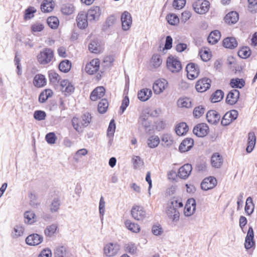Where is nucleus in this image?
<instances>
[{
	"label": "nucleus",
	"mask_w": 257,
	"mask_h": 257,
	"mask_svg": "<svg viewBox=\"0 0 257 257\" xmlns=\"http://www.w3.org/2000/svg\"><path fill=\"white\" fill-rule=\"evenodd\" d=\"M131 214L135 219L141 220L145 218L146 213L142 207L134 205L132 207Z\"/></svg>",
	"instance_id": "4468645a"
},
{
	"label": "nucleus",
	"mask_w": 257,
	"mask_h": 257,
	"mask_svg": "<svg viewBox=\"0 0 257 257\" xmlns=\"http://www.w3.org/2000/svg\"><path fill=\"white\" fill-rule=\"evenodd\" d=\"M209 127L204 123H201L196 125L193 130V134L198 137H203L208 134Z\"/></svg>",
	"instance_id": "9b49d317"
},
{
	"label": "nucleus",
	"mask_w": 257,
	"mask_h": 257,
	"mask_svg": "<svg viewBox=\"0 0 257 257\" xmlns=\"http://www.w3.org/2000/svg\"><path fill=\"white\" fill-rule=\"evenodd\" d=\"M33 84L35 86L40 88L46 84V79L44 75L39 74L35 75L33 80Z\"/></svg>",
	"instance_id": "cd10ccee"
},
{
	"label": "nucleus",
	"mask_w": 257,
	"mask_h": 257,
	"mask_svg": "<svg viewBox=\"0 0 257 257\" xmlns=\"http://www.w3.org/2000/svg\"><path fill=\"white\" fill-rule=\"evenodd\" d=\"M211 163L213 167L220 168L223 163L222 156L218 153H213L211 158Z\"/></svg>",
	"instance_id": "393cba45"
},
{
	"label": "nucleus",
	"mask_w": 257,
	"mask_h": 257,
	"mask_svg": "<svg viewBox=\"0 0 257 257\" xmlns=\"http://www.w3.org/2000/svg\"><path fill=\"white\" fill-rule=\"evenodd\" d=\"M211 80L207 78H203L199 80L195 85V88L197 91L203 92L208 89L211 86Z\"/></svg>",
	"instance_id": "f8f14e48"
},
{
	"label": "nucleus",
	"mask_w": 257,
	"mask_h": 257,
	"mask_svg": "<svg viewBox=\"0 0 257 257\" xmlns=\"http://www.w3.org/2000/svg\"><path fill=\"white\" fill-rule=\"evenodd\" d=\"M245 84V80L242 78H232L230 80L229 85L233 88H242Z\"/></svg>",
	"instance_id": "473e14b6"
},
{
	"label": "nucleus",
	"mask_w": 257,
	"mask_h": 257,
	"mask_svg": "<svg viewBox=\"0 0 257 257\" xmlns=\"http://www.w3.org/2000/svg\"><path fill=\"white\" fill-rule=\"evenodd\" d=\"M239 19L238 14L236 12H231L228 13L224 18V21L228 24H235Z\"/></svg>",
	"instance_id": "c756f323"
},
{
	"label": "nucleus",
	"mask_w": 257,
	"mask_h": 257,
	"mask_svg": "<svg viewBox=\"0 0 257 257\" xmlns=\"http://www.w3.org/2000/svg\"><path fill=\"white\" fill-rule=\"evenodd\" d=\"M99 66V60L98 59H93L89 63L86 64L85 70L89 75H93L98 71Z\"/></svg>",
	"instance_id": "6e6552de"
},
{
	"label": "nucleus",
	"mask_w": 257,
	"mask_h": 257,
	"mask_svg": "<svg viewBox=\"0 0 257 257\" xmlns=\"http://www.w3.org/2000/svg\"><path fill=\"white\" fill-rule=\"evenodd\" d=\"M194 141L192 139L187 138L184 139L179 147L180 152L183 153L189 151L193 146Z\"/></svg>",
	"instance_id": "412c9836"
},
{
	"label": "nucleus",
	"mask_w": 257,
	"mask_h": 257,
	"mask_svg": "<svg viewBox=\"0 0 257 257\" xmlns=\"http://www.w3.org/2000/svg\"><path fill=\"white\" fill-rule=\"evenodd\" d=\"M122 29L124 31L128 30L132 24L131 15L127 11L124 12L121 16Z\"/></svg>",
	"instance_id": "ddd939ff"
},
{
	"label": "nucleus",
	"mask_w": 257,
	"mask_h": 257,
	"mask_svg": "<svg viewBox=\"0 0 257 257\" xmlns=\"http://www.w3.org/2000/svg\"><path fill=\"white\" fill-rule=\"evenodd\" d=\"M124 248L125 252L131 255L136 254L138 250L137 245L133 242H129L125 243L124 246Z\"/></svg>",
	"instance_id": "e433bc0d"
},
{
	"label": "nucleus",
	"mask_w": 257,
	"mask_h": 257,
	"mask_svg": "<svg viewBox=\"0 0 257 257\" xmlns=\"http://www.w3.org/2000/svg\"><path fill=\"white\" fill-rule=\"evenodd\" d=\"M54 9L53 0H44L41 5V9L43 12L48 13Z\"/></svg>",
	"instance_id": "f704fd0d"
},
{
	"label": "nucleus",
	"mask_w": 257,
	"mask_h": 257,
	"mask_svg": "<svg viewBox=\"0 0 257 257\" xmlns=\"http://www.w3.org/2000/svg\"><path fill=\"white\" fill-rule=\"evenodd\" d=\"M125 225L129 230L133 232L137 233L140 231V226L137 223L131 222L130 220H126L125 222Z\"/></svg>",
	"instance_id": "de8ad7c7"
},
{
	"label": "nucleus",
	"mask_w": 257,
	"mask_h": 257,
	"mask_svg": "<svg viewBox=\"0 0 257 257\" xmlns=\"http://www.w3.org/2000/svg\"><path fill=\"white\" fill-rule=\"evenodd\" d=\"M161 140L163 143V145L165 147L170 146L173 143L172 136L168 134H164L161 137Z\"/></svg>",
	"instance_id": "3c124183"
},
{
	"label": "nucleus",
	"mask_w": 257,
	"mask_h": 257,
	"mask_svg": "<svg viewBox=\"0 0 257 257\" xmlns=\"http://www.w3.org/2000/svg\"><path fill=\"white\" fill-rule=\"evenodd\" d=\"M66 254V248L64 246L57 247L54 252L55 257H64Z\"/></svg>",
	"instance_id": "13d9d810"
},
{
	"label": "nucleus",
	"mask_w": 257,
	"mask_h": 257,
	"mask_svg": "<svg viewBox=\"0 0 257 257\" xmlns=\"http://www.w3.org/2000/svg\"><path fill=\"white\" fill-rule=\"evenodd\" d=\"M240 95L239 91L235 89L230 90L226 97V102L230 105L235 104L238 101Z\"/></svg>",
	"instance_id": "dca6fc26"
},
{
	"label": "nucleus",
	"mask_w": 257,
	"mask_h": 257,
	"mask_svg": "<svg viewBox=\"0 0 257 257\" xmlns=\"http://www.w3.org/2000/svg\"><path fill=\"white\" fill-rule=\"evenodd\" d=\"M188 130V126L185 122H181L176 126L175 132L178 136H183Z\"/></svg>",
	"instance_id": "4c0bfd02"
},
{
	"label": "nucleus",
	"mask_w": 257,
	"mask_h": 257,
	"mask_svg": "<svg viewBox=\"0 0 257 257\" xmlns=\"http://www.w3.org/2000/svg\"><path fill=\"white\" fill-rule=\"evenodd\" d=\"M45 140L49 144H54L56 142L57 137L54 132H50L46 135Z\"/></svg>",
	"instance_id": "0e129e2a"
},
{
	"label": "nucleus",
	"mask_w": 257,
	"mask_h": 257,
	"mask_svg": "<svg viewBox=\"0 0 257 257\" xmlns=\"http://www.w3.org/2000/svg\"><path fill=\"white\" fill-rule=\"evenodd\" d=\"M48 26L53 29H56L59 25V20L56 17H50L47 20Z\"/></svg>",
	"instance_id": "6e6d98bb"
},
{
	"label": "nucleus",
	"mask_w": 257,
	"mask_h": 257,
	"mask_svg": "<svg viewBox=\"0 0 257 257\" xmlns=\"http://www.w3.org/2000/svg\"><path fill=\"white\" fill-rule=\"evenodd\" d=\"M108 106V103L106 99H102L98 104V111L100 113H105Z\"/></svg>",
	"instance_id": "8fccbe9b"
},
{
	"label": "nucleus",
	"mask_w": 257,
	"mask_h": 257,
	"mask_svg": "<svg viewBox=\"0 0 257 257\" xmlns=\"http://www.w3.org/2000/svg\"><path fill=\"white\" fill-rule=\"evenodd\" d=\"M57 229V226L53 224L47 226L44 230V233L46 236L52 237L55 233Z\"/></svg>",
	"instance_id": "603ef678"
},
{
	"label": "nucleus",
	"mask_w": 257,
	"mask_h": 257,
	"mask_svg": "<svg viewBox=\"0 0 257 257\" xmlns=\"http://www.w3.org/2000/svg\"><path fill=\"white\" fill-rule=\"evenodd\" d=\"M54 51L49 48L42 49L37 55V60L42 65H46L50 63L54 58Z\"/></svg>",
	"instance_id": "f03ea898"
},
{
	"label": "nucleus",
	"mask_w": 257,
	"mask_h": 257,
	"mask_svg": "<svg viewBox=\"0 0 257 257\" xmlns=\"http://www.w3.org/2000/svg\"><path fill=\"white\" fill-rule=\"evenodd\" d=\"M251 54V51L249 47H242L238 51V55L239 57L245 59L248 58Z\"/></svg>",
	"instance_id": "864d4df0"
},
{
	"label": "nucleus",
	"mask_w": 257,
	"mask_h": 257,
	"mask_svg": "<svg viewBox=\"0 0 257 257\" xmlns=\"http://www.w3.org/2000/svg\"><path fill=\"white\" fill-rule=\"evenodd\" d=\"M237 45V42L234 37H227L223 41V46L228 49H233Z\"/></svg>",
	"instance_id": "bb28decb"
},
{
	"label": "nucleus",
	"mask_w": 257,
	"mask_h": 257,
	"mask_svg": "<svg viewBox=\"0 0 257 257\" xmlns=\"http://www.w3.org/2000/svg\"><path fill=\"white\" fill-rule=\"evenodd\" d=\"M36 12V9L32 7H28L25 11L24 18L25 20L31 19L34 17V14Z\"/></svg>",
	"instance_id": "bf43d9fd"
},
{
	"label": "nucleus",
	"mask_w": 257,
	"mask_h": 257,
	"mask_svg": "<svg viewBox=\"0 0 257 257\" xmlns=\"http://www.w3.org/2000/svg\"><path fill=\"white\" fill-rule=\"evenodd\" d=\"M168 85L167 81L165 79L157 80L153 84V88L155 93L160 94L167 87Z\"/></svg>",
	"instance_id": "2eb2a0df"
},
{
	"label": "nucleus",
	"mask_w": 257,
	"mask_h": 257,
	"mask_svg": "<svg viewBox=\"0 0 257 257\" xmlns=\"http://www.w3.org/2000/svg\"><path fill=\"white\" fill-rule=\"evenodd\" d=\"M116 20V17L113 15L108 17L106 18L104 24L102 26V30L105 31L111 28L115 23Z\"/></svg>",
	"instance_id": "c9c22d12"
},
{
	"label": "nucleus",
	"mask_w": 257,
	"mask_h": 257,
	"mask_svg": "<svg viewBox=\"0 0 257 257\" xmlns=\"http://www.w3.org/2000/svg\"><path fill=\"white\" fill-rule=\"evenodd\" d=\"M88 49L93 53H99L100 52V47L97 41L96 40H92L88 45Z\"/></svg>",
	"instance_id": "49530a36"
},
{
	"label": "nucleus",
	"mask_w": 257,
	"mask_h": 257,
	"mask_svg": "<svg viewBox=\"0 0 257 257\" xmlns=\"http://www.w3.org/2000/svg\"><path fill=\"white\" fill-rule=\"evenodd\" d=\"M168 23L173 26L177 25L179 22V19L177 16L174 14L168 15L166 18Z\"/></svg>",
	"instance_id": "5fc2aeb1"
},
{
	"label": "nucleus",
	"mask_w": 257,
	"mask_h": 257,
	"mask_svg": "<svg viewBox=\"0 0 257 257\" xmlns=\"http://www.w3.org/2000/svg\"><path fill=\"white\" fill-rule=\"evenodd\" d=\"M35 214L32 211H26L24 213V221L26 223L32 224L34 223L36 220L35 218Z\"/></svg>",
	"instance_id": "a19ab883"
},
{
	"label": "nucleus",
	"mask_w": 257,
	"mask_h": 257,
	"mask_svg": "<svg viewBox=\"0 0 257 257\" xmlns=\"http://www.w3.org/2000/svg\"><path fill=\"white\" fill-rule=\"evenodd\" d=\"M192 170V165L190 164H186L179 168L178 176L181 178L186 179L190 174Z\"/></svg>",
	"instance_id": "4be33fe9"
},
{
	"label": "nucleus",
	"mask_w": 257,
	"mask_h": 257,
	"mask_svg": "<svg viewBox=\"0 0 257 257\" xmlns=\"http://www.w3.org/2000/svg\"><path fill=\"white\" fill-rule=\"evenodd\" d=\"M71 63L68 60H64L61 61L59 65V70L64 73L68 72L71 69Z\"/></svg>",
	"instance_id": "37998d69"
},
{
	"label": "nucleus",
	"mask_w": 257,
	"mask_h": 257,
	"mask_svg": "<svg viewBox=\"0 0 257 257\" xmlns=\"http://www.w3.org/2000/svg\"><path fill=\"white\" fill-rule=\"evenodd\" d=\"M167 66L168 69L173 73L178 72L182 69L181 62L172 56L167 58Z\"/></svg>",
	"instance_id": "20e7f679"
},
{
	"label": "nucleus",
	"mask_w": 257,
	"mask_h": 257,
	"mask_svg": "<svg viewBox=\"0 0 257 257\" xmlns=\"http://www.w3.org/2000/svg\"><path fill=\"white\" fill-rule=\"evenodd\" d=\"M193 8L198 14H205L209 10V2L206 0H197L193 3Z\"/></svg>",
	"instance_id": "7ed1b4c3"
},
{
	"label": "nucleus",
	"mask_w": 257,
	"mask_h": 257,
	"mask_svg": "<svg viewBox=\"0 0 257 257\" xmlns=\"http://www.w3.org/2000/svg\"><path fill=\"white\" fill-rule=\"evenodd\" d=\"M238 116V112L237 110L232 109L223 115L221 124L223 126H227L229 125L232 121L236 119Z\"/></svg>",
	"instance_id": "0eeeda50"
},
{
	"label": "nucleus",
	"mask_w": 257,
	"mask_h": 257,
	"mask_svg": "<svg viewBox=\"0 0 257 257\" xmlns=\"http://www.w3.org/2000/svg\"><path fill=\"white\" fill-rule=\"evenodd\" d=\"M48 75L49 80L53 84H57L60 80V76L54 70L49 71Z\"/></svg>",
	"instance_id": "a18cd8bd"
},
{
	"label": "nucleus",
	"mask_w": 257,
	"mask_h": 257,
	"mask_svg": "<svg viewBox=\"0 0 257 257\" xmlns=\"http://www.w3.org/2000/svg\"><path fill=\"white\" fill-rule=\"evenodd\" d=\"M160 141V139L157 136H152L148 138L147 144L150 148H155L158 146Z\"/></svg>",
	"instance_id": "c03bdc74"
},
{
	"label": "nucleus",
	"mask_w": 257,
	"mask_h": 257,
	"mask_svg": "<svg viewBox=\"0 0 257 257\" xmlns=\"http://www.w3.org/2000/svg\"><path fill=\"white\" fill-rule=\"evenodd\" d=\"M101 14V9L98 6H92L85 14L90 22L98 21Z\"/></svg>",
	"instance_id": "39448f33"
},
{
	"label": "nucleus",
	"mask_w": 257,
	"mask_h": 257,
	"mask_svg": "<svg viewBox=\"0 0 257 257\" xmlns=\"http://www.w3.org/2000/svg\"><path fill=\"white\" fill-rule=\"evenodd\" d=\"M224 97V92L222 90L218 89L216 90L211 96V101L215 103L220 101Z\"/></svg>",
	"instance_id": "79ce46f5"
},
{
	"label": "nucleus",
	"mask_w": 257,
	"mask_h": 257,
	"mask_svg": "<svg viewBox=\"0 0 257 257\" xmlns=\"http://www.w3.org/2000/svg\"><path fill=\"white\" fill-rule=\"evenodd\" d=\"M53 91L49 89H46L43 91L39 96V101L40 103H44L53 95Z\"/></svg>",
	"instance_id": "58836bf2"
},
{
	"label": "nucleus",
	"mask_w": 257,
	"mask_h": 257,
	"mask_svg": "<svg viewBox=\"0 0 257 257\" xmlns=\"http://www.w3.org/2000/svg\"><path fill=\"white\" fill-rule=\"evenodd\" d=\"M188 79L193 80L197 78L200 73L198 65L193 63H190L186 67Z\"/></svg>",
	"instance_id": "423d86ee"
},
{
	"label": "nucleus",
	"mask_w": 257,
	"mask_h": 257,
	"mask_svg": "<svg viewBox=\"0 0 257 257\" xmlns=\"http://www.w3.org/2000/svg\"><path fill=\"white\" fill-rule=\"evenodd\" d=\"M217 183L215 178L210 176L203 180L201 183V188L203 190L207 191L214 188L217 185Z\"/></svg>",
	"instance_id": "9d476101"
},
{
	"label": "nucleus",
	"mask_w": 257,
	"mask_h": 257,
	"mask_svg": "<svg viewBox=\"0 0 257 257\" xmlns=\"http://www.w3.org/2000/svg\"><path fill=\"white\" fill-rule=\"evenodd\" d=\"M24 228L22 225L18 224L15 226L11 233V237L16 239L22 236L24 232Z\"/></svg>",
	"instance_id": "72a5a7b5"
},
{
	"label": "nucleus",
	"mask_w": 257,
	"mask_h": 257,
	"mask_svg": "<svg viewBox=\"0 0 257 257\" xmlns=\"http://www.w3.org/2000/svg\"><path fill=\"white\" fill-rule=\"evenodd\" d=\"M178 106L180 107L189 108L191 106V101L189 98H180L177 102Z\"/></svg>",
	"instance_id": "052dcab7"
},
{
	"label": "nucleus",
	"mask_w": 257,
	"mask_h": 257,
	"mask_svg": "<svg viewBox=\"0 0 257 257\" xmlns=\"http://www.w3.org/2000/svg\"><path fill=\"white\" fill-rule=\"evenodd\" d=\"M120 249L119 245L117 243H109L105 245L104 253L107 256H113L116 254Z\"/></svg>",
	"instance_id": "1a4fd4ad"
},
{
	"label": "nucleus",
	"mask_w": 257,
	"mask_h": 257,
	"mask_svg": "<svg viewBox=\"0 0 257 257\" xmlns=\"http://www.w3.org/2000/svg\"><path fill=\"white\" fill-rule=\"evenodd\" d=\"M115 128L116 126L114 120L111 119L109 122L107 131V136L108 137V138H111L113 137Z\"/></svg>",
	"instance_id": "4d7b16f0"
},
{
	"label": "nucleus",
	"mask_w": 257,
	"mask_h": 257,
	"mask_svg": "<svg viewBox=\"0 0 257 257\" xmlns=\"http://www.w3.org/2000/svg\"><path fill=\"white\" fill-rule=\"evenodd\" d=\"M88 19L84 12L79 13L76 18L77 26L80 29H84L88 26Z\"/></svg>",
	"instance_id": "aec40b11"
},
{
	"label": "nucleus",
	"mask_w": 257,
	"mask_h": 257,
	"mask_svg": "<svg viewBox=\"0 0 257 257\" xmlns=\"http://www.w3.org/2000/svg\"><path fill=\"white\" fill-rule=\"evenodd\" d=\"M43 237L37 233H33L28 236L26 238V242L30 245H37L40 244Z\"/></svg>",
	"instance_id": "f3484780"
},
{
	"label": "nucleus",
	"mask_w": 257,
	"mask_h": 257,
	"mask_svg": "<svg viewBox=\"0 0 257 257\" xmlns=\"http://www.w3.org/2000/svg\"><path fill=\"white\" fill-rule=\"evenodd\" d=\"M196 209V201L194 199L191 198L188 200L187 203L186 204L184 214L186 216L191 215L194 212Z\"/></svg>",
	"instance_id": "5701e85b"
},
{
	"label": "nucleus",
	"mask_w": 257,
	"mask_h": 257,
	"mask_svg": "<svg viewBox=\"0 0 257 257\" xmlns=\"http://www.w3.org/2000/svg\"><path fill=\"white\" fill-rule=\"evenodd\" d=\"M105 88L103 86H99L95 88L91 93L90 98L92 101L102 97L105 94Z\"/></svg>",
	"instance_id": "b1692460"
},
{
	"label": "nucleus",
	"mask_w": 257,
	"mask_h": 257,
	"mask_svg": "<svg viewBox=\"0 0 257 257\" xmlns=\"http://www.w3.org/2000/svg\"><path fill=\"white\" fill-rule=\"evenodd\" d=\"M220 32L218 30H214L210 33L208 37L207 40L209 44H215L220 40Z\"/></svg>",
	"instance_id": "2f4dec72"
},
{
	"label": "nucleus",
	"mask_w": 257,
	"mask_h": 257,
	"mask_svg": "<svg viewBox=\"0 0 257 257\" xmlns=\"http://www.w3.org/2000/svg\"><path fill=\"white\" fill-rule=\"evenodd\" d=\"M139 119V121L141 122L142 125L144 127L147 132L148 128L150 127V122L148 120L147 115H143L140 116Z\"/></svg>",
	"instance_id": "69168bd1"
},
{
	"label": "nucleus",
	"mask_w": 257,
	"mask_h": 257,
	"mask_svg": "<svg viewBox=\"0 0 257 257\" xmlns=\"http://www.w3.org/2000/svg\"><path fill=\"white\" fill-rule=\"evenodd\" d=\"M134 168L135 169H139L144 165V161L139 156H134L132 159Z\"/></svg>",
	"instance_id": "680f3d73"
},
{
	"label": "nucleus",
	"mask_w": 257,
	"mask_h": 257,
	"mask_svg": "<svg viewBox=\"0 0 257 257\" xmlns=\"http://www.w3.org/2000/svg\"><path fill=\"white\" fill-rule=\"evenodd\" d=\"M46 117V113L44 111L38 110L34 113V118L39 121L43 120Z\"/></svg>",
	"instance_id": "e2e57ef3"
},
{
	"label": "nucleus",
	"mask_w": 257,
	"mask_h": 257,
	"mask_svg": "<svg viewBox=\"0 0 257 257\" xmlns=\"http://www.w3.org/2000/svg\"><path fill=\"white\" fill-rule=\"evenodd\" d=\"M256 142V138L253 132H249L248 134V142L246 151L247 153L252 151Z\"/></svg>",
	"instance_id": "a878e982"
},
{
	"label": "nucleus",
	"mask_w": 257,
	"mask_h": 257,
	"mask_svg": "<svg viewBox=\"0 0 257 257\" xmlns=\"http://www.w3.org/2000/svg\"><path fill=\"white\" fill-rule=\"evenodd\" d=\"M206 117L209 123L216 124L220 120L221 116L216 110H210L207 112Z\"/></svg>",
	"instance_id": "6ab92c4d"
},
{
	"label": "nucleus",
	"mask_w": 257,
	"mask_h": 257,
	"mask_svg": "<svg viewBox=\"0 0 257 257\" xmlns=\"http://www.w3.org/2000/svg\"><path fill=\"white\" fill-rule=\"evenodd\" d=\"M151 63L155 68L158 67L162 63L160 56L158 54L153 55L152 57Z\"/></svg>",
	"instance_id": "338daca9"
},
{
	"label": "nucleus",
	"mask_w": 257,
	"mask_h": 257,
	"mask_svg": "<svg viewBox=\"0 0 257 257\" xmlns=\"http://www.w3.org/2000/svg\"><path fill=\"white\" fill-rule=\"evenodd\" d=\"M183 206V203L174 198L171 199L167 203L165 212L168 217L173 222H177L180 218L179 209Z\"/></svg>",
	"instance_id": "f257e3e1"
},
{
	"label": "nucleus",
	"mask_w": 257,
	"mask_h": 257,
	"mask_svg": "<svg viewBox=\"0 0 257 257\" xmlns=\"http://www.w3.org/2000/svg\"><path fill=\"white\" fill-rule=\"evenodd\" d=\"M74 11V8L73 5L67 4L63 5L61 7L62 13L66 15H70L72 14Z\"/></svg>",
	"instance_id": "09e8293b"
},
{
	"label": "nucleus",
	"mask_w": 257,
	"mask_h": 257,
	"mask_svg": "<svg viewBox=\"0 0 257 257\" xmlns=\"http://www.w3.org/2000/svg\"><path fill=\"white\" fill-rule=\"evenodd\" d=\"M254 205L253 203L252 199L251 197L247 198L245 205V212L248 215H251L253 211Z\"/></svg>",
	"instance_id": "ea45409f"
},
{
	"label": "nucleus",
	"mask_w": 257,
	"mask_h": 257,
	"mask_svg": "<svg viewBox=\"0 0 257 257\" xmlns=\"http://www.w3.org/2000/svg\"><path fill=\"white\" fill-rule=\"evenodd\" d=\"M254 244L253 230L251 226H249L245 237L244 246L246 249H249Z\"/></svg>",
	"instance_id": "a211bd4d"
},
{
	"label": "nucleus",
	"mask_w": 257,
	"mask_h": 257,
	"mask_svg": "<svg viewBox=\"0 0 257 257\" xmlns=\"http://www.w3.org/2000/svg\"><path fill=\"white\" fill-rule=\"evenodd\" d=\"M152 94V90L149 88H144L138 92V98L142 101L148 100Z\"/></svg>",
	"instance_id": "c85d7f7f"
},
{
	"label": "nucleus",
	"mask_w": 257,
	"mask_h": 257,
	"mask_svg": "<svg viewBox=\"0 0 257 257\" xmlns=\"http://www.w3.org/2000/svg\"><path fill=\"white\" fill-rule=\"evenodd\" d=\"M205 112V108L202 106L200 105L194 108L193 110V115L195 117H200Z\"/></svg>",
	"instance_id": "774afa93"
},
{
	"label": "nucleus",
	"mask_w": 257,
	"mask_h": 257,
	"mask_svg": "<svg viewBox=\"0 0 257 257\" xmlns=\"http://www.w3.org/2000/svg\"><path fill=\"white\" fill-rule=\"evenodd\" d=\"M61 202L59 197H54L51 201L49 205L50 211L53 213L58 211L61 206Z\"/></svg>",
	"instance_id": "7c9ffc66"
}]
</instances>
